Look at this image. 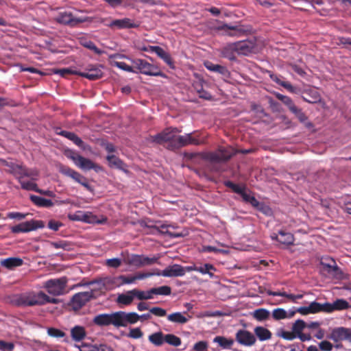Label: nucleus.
<instances>
[{"instance_id":"obj_40","label":"nucleus","mask_w":351,"mask_h":351,"mask_svg":"<svg viewBox=\"0 0 351 351\" xmlns=\"http://www.w3.org/2000/svg\"><path fill=\"white\" fill-rule=\"evenodd\" d=\"M292 113L298 119V120L304 125L308 129H311L313 127V124L308 121V117L302 112V109L296 108L295 110H293Z\"/></svg>"},{"instance_id":"obj_29","label":"nucleus","mask_w":351,"mask_h":351,"mask_svg":"<svg viewBox=\"0 0 351 351\" xmlns=\"http://www.w3.org/2000/svg\"><path fill=\"white\" fill-rule=\"evenodd\" d=\"M154 50L156 51V54L162 59L171 69H175L174 62L172 60L171 55L165 51L160 46L158 48H154Z\"/></svg>"},{"instance_id":"obj_53","label":"nucleus","mask_w":351,"mask_h":351,"mask_svg":"<svg viewBox=\"0 0 351 351\" xmlns=\"http://www.w3.org/2000/svg\"><path fill=\"white\" fill-rule=\"evenodd\" d=\"M19 183L21 184V188L27 191H32L36 192V190L38 188L37 184L32 181H25L22 180L19 181Z\"/></svg>"},{"instance_id":"obj_47","label":"nucleus","mask_w":351,"mask_h":351,"mask_svg":"<svg viewBox=\"0 0 351 351\" xmlns=\"http://www.w3.org/2000/svg\"><path fill=\"white\" fill-rule=\"evenodd\" d=\"M134 292L135 298L141 301L151 300L154 298V295L151 292V289L147 291H142L138 289H134Z\"/></svg>"},{"instance_id":"obj_44","label":"nucleus","mask_w":351,"mask_h":351,"mask_svg":"<svg viewBox=\"0 0 351 351\" xmlns=\"http://www.w3.org/2000/svg\"><path fill=\"white\" fill-rule=\"evenodd\" d=\"M12 173L15 176L19 182L25 178L26 167L19 164H12L10 166Z\"/></svg>"},{"instance_id":"obj_12","label":"nucleus","mask_w":351,"mask_h":351,"mask_svg":"<svg viewBox=\"0 0 351 351\" xmlns=\"http://www.w3.org/2000/svg\"><path fill=\"white\" fill-rule=\"evenodd\" d=\"M69 218L72 221H83L88 223H93L96 222L97 223L102 224L106 221V219L96 221V217L94 216L91 213L84 212L82 210H77L73 215H69Z\"/></svg>"},{"instance_id":"obj_57","label":"nucleus","mask_w":351,"mask_h":351,"mask_svg":"<svg viewBox=\"0 0 351 351\" xmlns=\"http://www.w3.org/2000/svg\"><path fill=\"white\" fill-rule=\"evenodd\" d=\"M256 209L266 216H271L273 214L271 208L263 202L259 203Z\"/></svg>"},{"instance_id":"obj_60","label":"nucleus","mask_w":351,"mask_h":351,"mask_svg":"<svg viewBox=\"0 0 351 351\" xmlns=\"http://www.w3.org/2000/svg\"><path fill=\"white\" fill-rule=\"evenodd\" d=\"M119 278V286H121L123 285H130L134 283L136 280L134 279V276H126L124 275H121L118 276Z\"/></svg>"},{"instance_id":"obj_2","label":"nucleus","mask_w":351,"mask_h":351,"mask_svg":"<svg viewBox=\"0 0 351 351\" xmlns=\"http://www.w3.org/2000/svg\"><path fill=\"white\" fill-rule=\"evenodd\" d=\"M158 259V256L148 257L143 254H128L123 258V262L126 265L140 268L145 266L152 265L157 263Z\"/></svg>"},{"instance_id":"obj_36","label":"nucleus","mask_w":351,"mask_h":351,"mask_svg":"<svg viewBox=\"0 0 351 351\" xmlns=\"http://www.w3.org/2000/svg\"><path fill=\"white\" fill-rule=\"evenodd\" d=\"M191 316L186 317L183 315V313L180 312H175L169 314L167 316L168 321L178 324H184L189 320Z\"/></svg>"},{"instance_id":"obj_31","label":"nucleus","mask_w":351,"mask_h":351,"mask_svg":"<svg viewBox=\"0 0 351 351\" xmlns=\"http://www.w3.org/2000/svg\"><path fill=\"white\" fill-rule=\"evenodd\" d=\"M29 199L38 207L51 208L54 205V203L51 199H45L38 195H31Z\"/></svg>"},{"instance_id":"obj_11","label":"nucleus","mask_w":351,"mask_h":351,"mask_svg":"<svg viewBox=\"0 0 351 351\" xmlns=\"http://www.w3.org/2000/svg\"><path fill=\"white\" fill-rule=\"evenodd\" d=\"M328 338L335 342L348 341L351 343V328L342 326L335 328Z\"/></svg>"},{"instance_id":"obj_50","label":"nucleus","mask_w":351,"mask_h":351,"mask_svg":"<svg viewBox=\"0 0 351 351\" xmlns=\"http://www.w3.org/2000/svg\"><path fill=\"white\" fill-rule=\"evenodd\" d=\"M165 342L175 347H178L182 343L180 338L173 334L165 335Z\"/></svg>"},{"instance_id":"obj_58","label":"nucleus","mask_w":351,"mask_h":351,"mask_svg":"<svg viewBox=\"0 0 351 351\" xmlns=\"http://www.w3.org/2000/svg\"><path fill=\"white\" fill-rule=\"evenodd\" d=\"M80 351H99V348L96 344H90L88 343H82L80 346H75Z\"/></svg>"},{"instance_id":"obj_49","label":"nucleus","mask_w":351,"mask_h":351,"mask_svg":"<svg viewBox=\"0 0 351 351\" xmlns=\"http://www.w3.org/2000/svg\"><path fill=\"white\" fill-rule=\"evenodd\" d=\"M12 302L16 306H28L27 293L14 295L12 300Z\"/></svg>"},{"instance_id":"obj_54","label":"nucleus","mask_w":351,"mask_h":351,"mask_svg":"<svg viewBox=\"0 0 351 351\" xmlns=\"http://www.w3.org/2000/svg\"><path fill=\"white\" fill-rule=\"evenodd\" d=\"M50 245L56 249H62L64 250H69L71 245L66 241H51Z\"/></svg>"},{"instance_id":"obj_52","label":"nucleus","mask_w":351,"mask_h":351,"mask_svg":"<svg viewBox=\"0 0 351 351\" xmlns=\"http://www.w3.org/2000/svg\"><path fill=\"white\" fill-rule=\"evenodd\" d=\"M269 314L268 310L265 308H258L254 311L253 315L258 321H265L268 319Z\"/></svg>"},{"instance_id":"obj_25","label":"nucleus","mask_w":351,"mask_h":351,"mask_svg":"<svg viewBox=\"0 0 351 351\" xmlns=\"http://www.w3.org/2000/svg\"><path fill=\"white\" fill-rule=\"evenodd\" d=\"M302 97L305 101L310 104H316L321 100L319 93L314 88L306 89Z\"/></svg>"},{"instance_id":"obj_27","label":"nucleus","mask_w":351,"mask_h":351,"mask_svg":"<svg viewBox=\"0 0 351 351\" xmlns=\"http://www.w3.org/2000/svg\"><path fill=\"white\" fill-rule=\"evenodd\" d=\"M350 307L349 303L344 299H337L332 303H328L326 313H331L334 311L345 310Z\"/></svg>"},{"instance_id":"obj_7","label":"nucleus","mask_w":351,"mask_h":351,"mask_svg":"<svg viewBox=\"0 0 351 351\" xmlns=\"http://www.w3.org/2000/svg\"><path fill=\"white\" fill-rule=\"evenodd\" d=\"M93 322L99 327L112 325L119 328L118 311L112 313L99 314L93 318Z\"/></svg>"},{"instance_id":"obj_18","label":"nucleus","mask_w":351,"mask_h":351,"mask_svg":"<svg viewBox=\"0 0 351 351\" xmlns=\"http://www.w3.org/2000/svg\"><path fill=\"white\" fill-rule=\"evenodd\" d=\"M59 135L66 138L67 139L71 141L75 145H77L79 148H80L83 151H91V147L87 143H84L81 138H80L75 133L62 130L58 133Z\"/></svg>"},{"instance_id":"obj_10","label":"nucleus","mask_w":351,"mask_h":351,"mask_svg":"<svg viewBox=\"0 0 351 351\" xmlns=\"http://www.w3.org/2000/svg\"><path fill=\"white\" fill-rule=\"evenodd\" d=\"M104 66L101 64H88L84 71L74 72L75 75H78L81 77H85L90 80H96L101 78L103 75Z\"/></svg>"},{"instance_id":"obj_56","label":"nucleus","mask_w":351,"mask_h":351,"mask_svg":"<svg viewBox=\"0 0 351 351\" xmlns=\"http://www.w3.org/2000/svg\"><path fill=\"white\" fill-rule=\"evenodd\" d=\"M126 335L129 338L138 339L143 336V332L140 328H132Z\"/></svg>"},{"instance_id":"obj_23","label":"nucleus","mask_w":351,"mask_h":351,"mask_svg":"<svg viewBox=\"0 0 351 351\" xmlns=\"http://www.w3.org/2000/svg\"><path fill=\"white\" fill-rule=\"evenodd\" d=\"M233 47L236 52L241 55L246 56L253 50L252 43L245 40L233 43Z\"/></svg>"},{"instance_id":"obj_3","label":"nucleus","mask_w":351,"mask_h":351,"mask_svg":"<svg viewBox=\"0 0 351 351\" xmlns=\"http://www.w3.org/2000/svg\"><path fill=\"white\" fill-rule=\"evenodd\" d=\"M56 21L61 25L70 27H75L80 23L91 22L92 18L89 16L75 17L71 12H60L55 19Z\"/></svg>"},{"instance_id":"obj_1","label":"nucleus","mask_w":351,"mask_h":351,"mask_svg":"<svg viewBox=\"0 0 351 351\" xmlns=\"http://www.w3.org/2000/svg\"><path fill=\"white\" fill-rule=\"evenodd\" d=\"M130 60L134 66V70L137 71V73H140L141 74L149 76L161 77H167L166 75L162 73L157 66L149 63L145 60L140 58Z\"/></svg>"},{"instance_id":"obj_43","label":"nucleus","mask_w":351,"mask_h":351,"mask_svg":"<svg viewBox=\"0 0 351 351\" xmlns=\"http://www.w3.org/2000/svg\"><path fill=\"white\" fill-rule=\"evenodd\" d=\"M213 342L218 343L223 349H230L234 343L232 339H227L223 336H216Z\"/></svg>"},{"instance_id":"obj_20","label":"nucleus","mask_w":351,"mask_h":351,"mask_svg":"<svg viewBox=\"0 0 351 351\" xmlns=\"http://www.w3.org/2000/svg\"><path fill=\"white\" fill-rule=\"evenodd\" d=\"M108 26L110 28L117 27L119 29H122L136 28L139 26V24L129 18H123L112 21Z\"/></svg>"},{"instance_id":"obj_63","label":"nucleus","mask_w":351,"mask_h":351,"mask_svg":"<svg viewBox=\"0 0 351 351\" xmlns=\"http://www.w3.org/2000/svg\"><path fill=\"white\" fill-rule=\"evenodd\" d=\"M28 213H22L19 212H10L8 213L7 217L11 219H16L21 221L26 217Z\"/></svg>"},{"instance_id":"obj_4","label":"nucleus","mask_w":351,"mask_h":351,"mask_svg":"<svg viewBox=\"0 0 351 351\" xmlns=\"http://www.w3.org/2000/svg\"><path fill=\"white\" fill-rule=\"evenodd\" d=\"M178 132H180V130L176 128H167L156 135L149 136L148 141L157 145L168 143V147L175 141V134Z\"/></svg>"},{"instance_id":"obj_17","label":"nucleus","mask_w":351,"mask_h":351,"mask_svg":"<svg viewBox=\"0 0 351 351\" xmlns=\"http://www.w3.org/2000/svg\"><path fill=\"white\" fill-rule=\"evenodd\" d=\"M223 184L226 187L231 189L235 193L241 195L243 200L246 203H249L251 201V198L254 196L250 191L246 190L245 186H240L230 180L225 181Z\"/></svg>"},{"instance_id":"obj_34","label":"nucleus","mask_w":351,"mask_h":351,"mask_svg":"<svg viewBox=\"0 0 351 351\" xmlns=\"http://www.w3.org/2000/svg\"><path fill=\"white\" fill-rule=\"evenodd\" d=\"M279 243L286 245H293L295 241L294 236L289 232L285 230H280L278 231Z\"/></svg>"},{"instance_id":"obj_64","label":"nucleus","mask_w":351,"mask_h":351,"mask_svg":"<svg viewBox=\"0 0 351 351\" xmlns=\"http://www.w3.org/2000/svg\"><path fill=\"white\" fill-rule=\"evenodd\" d=\"M14 348V344L12 342H7L0 340V350L1 351H12Z\"/></svg>"},{"instance_id":"obj_30","label":"nucleus","mask_w":351,"mask_h":351,"mask_svg":"<svg viewBox=\"0 0 351 351\" xmlns=\"http://www.w3.org/2000/svg\"><path fill=\"white\" fill-rule=\"evenodd\" d=\"M23 263V259L19 257H9L1 260V265L9 269H12L14 267L21 266Z\"/></svg>"},{"instance_id":"obj_8","label":"nucleus","mask_w":351,"mask_h":351,"mask_svg":"<svg viewBox=\"0 0 351 351\" xmlns=\"http://www.w3.org/2000/svg\"><path fill=\"white\" fill-rule=\"evenodd\" d=\"M93 298H94L93 291L79 292L72 296L69 304L74 311H78Z\"/></svg>"},{"instance_id":"obj_61","label":"nucleus","mask_w":351,"mask_h":351,"mask_svg":"<svg viewBox=\"0 0 351 351\" xmlns=\"http://www.w3.org/2000/svg\"><path fill=\"white\" fill-rule=\"evenodd\" d=\"M114 66H116L117 68H119L123 71H128L130 73H137V71L136 70H134V66H129L124 62H115Z\"/></svg>"},{"instance_id":"obj_38","label":"nucleus","mask_w":351,"mask_h":351,"mask_svg":"<svg viewBox=\"0 0 351 351\" xmlns=\"http://www.w3.org/2000/svg\"><path fill=\"white\" fill-rule=\"evenodd\" d=\"M106 160H108L110 167H114L118 169L126 171V170L124 169L125 166L124 162L115 155H108L106 156Z\"/></svg>"},{"instance_id":"obj_35","label":"nucleus","mask_w":351,"mask_h":351,"mask_svg":"<svg viewBox=\"0 0 351 351\" xmlns=\"http://www.w3.org/2000/svg\"><path fill=\"white\" fill-rule=\"evenodd\" d=\"M10 231L13 234L27 233L32 231L30 221L22 222L16 226H12L10 228Z\"/></svg>"},{"instance_id":"obj_16","label":"nucleus","mask_w":351,"mask_h":351,"mask_svg":"<svg viewBox=\"0 0 351 351\" xmlns=\"http://www.w3.org/2000/svg\"><path fill=\"white\" fill-rule=\"evenodd\" d=\"M236 341L244 346H251L256 341V337L250 331L244 329L239 330L235 335Z\"/></svg>"},{"instance_id":"obj_59","label":"nucleus","mask_w":351,"mask_h":351,"mask_svg":"<svg viewBox=\"0 0 351 351\" xmlns=\"http://www.w3.org/2000/svg\"><path fill=\"white\" fill-rule=\"evenodd\" d=\"M306 323L302 319H298L292 326V330L298 335L302 332V330L305 328Z\"/></svg>"},{"instance_id":"obj_14","label":"nucleus","mask_w":351,"mask_h":351,"mask_svg":"<svg viewBox=\"0 0 351 351\" xmlns=\"http://www.w3.org/2000/svg\"><path fill=\"white\" fill-rule=\"evenodd\" d=\"M156 276H162L168 278L184 276V272L183 266L179 264H173L169 265L162 271L157 269Z\"/></svg>"},{"instance_id":"obj_13","label":"nucleus","mask_w":351,"mask_h":351,"mask_svg":"<svg viewBox=\"0 0 351 351\" xmlns=\"http://www.w3.org/2000/svg\"><path fill=\"white\" fill-rule=\"evenodd\" d=\"M320 264L322 266L324 270L337 278H339L343 274L340 268L337 265L335 261L332 258L328 256L322 257L320 261Z\"/></svg>"},{"instance_id":"obj_37","label":"nucleus","mask_w":351,"mask_h":351,"mask_svg":"<svg viewBox=\"0 0 351 351\" xmlns=\"http://www.w3.org/2000/svg\"><path fill=\"white\" fill-rule=\"evenodd\" d=\"M217 271L216 268L210 263H205L198 266L197 272L202 275H208L210 278H215L214 273Z\"/></svg>"},{"instance_id":"obj_48","label":"nucleus","mask_w":351,"mask_h":351,"mask_svg":"<svg viewBox=\"0 0 351 351\" xmlns=\"http://www.w3.org/2000/svg\"><path fill=\"white\" fill-rule=\"evenodd\" d=\"M328 306V302L320 304L315 301L311 302L310 304L308 305L311 313H319V312H326Z\"/></svg>"},{"instance_id":"obj_46","label":"nucleus","mask_w":351,"mask_h":351,"mask_svg":"<svg viewBox=\"0 0 351 351\" xmlns=\"http://www.w3.org/2000/svg\"><path fill=\"white\" fill-rule=\"evenodd\" d=\"M75 165L80 169L88 171L94 168L93 162L88 158H86L83 156H79V160L75 162Z\"/></svg>"},{"instance_id":"obj_39","label":"nucleus","mask_w":351,"mask_h":351,"mask_svg":"<svg viewBox=\"0 0 351 351\" xmlns=\"http://www.w3.org/2000/svg\"><path fill=\"white\" fill-rule=\"evenodd\" d=\"M254 333L261 341L268 340L271 337V332L263 326H256L254 328Z\"/></svg>"},{"instance_id":"obj_28","label":"nucleus","mask_w":351,"mask_h":351,"mask_svg":"<svg viewBox=\"0 0 351 351\" xmlns=\"http://www.w3.org/2000/svg\"><path fill=\"white\" fill-rule=\"evenodd\" d=\"M135 295L134 289H132L124 293L119 294L117 298L116 302L119 304L128 306L132 304Z\"/></svg>"},{"instance_id":"obj_55","label":"nucleus","mask_w":351,"mask_h":351,"mask_svg":"<svg viewBox=\"0 0 351 351\" xmlns=\"http://www.w3.org/2000/svg\"><path fill=\"white\" fill-rule=\"evenodd\" d=\"M274 319L280 320L287 317V312L282 308H275L272 312Z\"/></svg>"},{"instance_id":"obj_62","label":"nucleus","mask_w":351,"mask_h":351,"mask_svg":"<svg viewBox=\"0 0 351 351\" xmlns=\"http://www.w3.org/2000/svg\"><path fill=\"white\" fill-rule=\"evenodd\" d=\"M82 44L84 47L93 51L97 54H100L101 53V51L91 40L84 41Z\"/></svg>"},{"instance_id":"obj_6","label":"nucleus","mask_w":351,"mask_h":351,"mask_svg":"<svg viewBox=\"0 0 351 351\" xmlns=\"http://www.w3.org/2000/svg\"><path fill=\"white\" fill-rule=\"evenodd\" d=\"M236 152L232 147H221L216 152H208L204 156V159L210 162H223L230 160Z\"/></svg>"},{"instance_id":"obj_26","label":"nucleus","mask_w":351,"mask_h":351,"mask_svg":"<svg viewBox=\"0 0 351 351\" xmlns=\"http://www.w3.org/2000/svg\"><path fill=\"white\" fill-rule=\"evenodd\" d=\"M47 335L53 338L60 340L61 342L69 343L70 339L66 334L60 329L51 327L47 328Z\"/></svg>"},{"instance_id":"obj_45","label":"nucleus","mask_w":351,"mask_h":351,"mask_svg":"<svg viewBox=\"0 0 351 351\" xmlns=\"http://www.w3.org/2000/svg\"><path fill=\"white\" fill-rule=\"evenodd\" d=\"M234 52H236L234 47H233V43H231L222 49L221 56L229 60L234 61L237 60Z\"/></svg>"},{"instance_id":"obj_51","label":"nucleus","mask_w":351,"mask_h":351,"mask_svg":"<svg viewBox=\"0 0 351 351\" xmlns=\"http://www.w3.org/2000/svg\"><path fill=\"white\" fill-rule=\"evenodd\" d=\"M151 292L153 295H169L171 293V289L169 286L164 285L159 287L152 288Z\"/></svg>"},{"instance_id":"obj_32","label":"nucleus","mask_w":351,"mask_h":351,"mask_svg":"<svg viewBox=\"0 0 351 351\" xmlns=\"http://www.w3.org/2000/svg\"><path fill=\"white\" fill-rule=\"evenodd\" d=\"M71 336L74 341H81L86 337L85 328L82 326H75L71 329Z\"/></svg>"},{"instance_id":"obj_21","label":"nucleus","mask_w":351,"mask_h":351,"mask_svg":"<svg viewBox=\"0 0 351 351\" xmlns=\"http://www.w3.org/2000/svg\"><path fill=\"white\" fill-rule=\"evenodd\" d=\"M57 167L60 173L71 178L79 184H80L83 180L84 181V179L86 178L77 171L62 164H58Z\"/></svg>"},{"instance_id":"obj_9","label":"nucleus","mask_w":351,"mask_h":351,"mask_svg":"<svg viewBox=\"0 0 351 351\" xmlns=\"http://www.w3.org/2000/svg\"><path fill=\"white\" fill-rule=\"evenodd\" d=\"M201 141L199 139L192 136L191 133H188L177 136L175 141L167 148L169 150H175L189 145H199Z\"/></svg>"},{"instance_id":"obj_33","label":"nucleus","mask_w":351,"mask_h":351,"mask_svg":"<svg viewBox=\"0 0 351 351\" xmlns=\"http://www.w3.org/2000/svg\"><path fill=\"white\" fill-rule=\"evenodd\" d=\"M269 77L273 82H274L277 84L284 87L289 92H291V93L295 92V88L289 82L283 80L282 79V77L280 75H278L271 72H269Z\"/></svg>"},{"instance_id":"obj_41","label":"nucleus","mask_w":351,"mask_h":351,"mask_svg":"<svg viewBox=\"0 0 351 351\" xmlns=\"http://www.w3.org/2000/svg\"><path fill=\"white\" fill-rule=\"evenodd\" d=\"M103 287L106 290H112L119 286V278L117 277L108 276L102 278Z\"/></svg>"},{"instance_id":"obj_24","label":"nucleus","mask_w":351,"mask_h":351,"mask_svg":"<svg viewBox=\"0 0 351 351\" xmlns=\"http://www.w3.org/2000/svg\"><path fill=\"white\" fill-rule=\"evenodd\" d=\"M204 66L208 71L219 73L224 77H228L230 76L229 71L224 66L214 64L210 61L205 62Z\"/></svg>"},{"instance_id":"obj_22","label":"nucleus","mask_w":351,"mask_h":351,"mask_svg":"<svg viewBox=\"0 0 351 351\" xmlns=\"http://www.w3.org/2000/svg\"><path fill=\"white\" fill-rule=\"evenodd\" d=\"M45 293L43 291L38 293H27L28 306L44 305Z\"/></svg>"},{"instance_id":"obj_5","label":"nucleus","mask_w":351,"mask_h":351,"mask_svg":"<svg viewBox=\"0 0 351 351\" xmlns=\"http://www.w3.org/2000/svg\"><path fill=\"white\" fill-rule=\"evenodd\" d=\"M67 284L66 277L54 278L47 280L43 287L47 290L49 294L53 296H59L64 294V289Z\"/></svg>"},{"instance_id":"obj_15","label":"nucleus","mask_w":351,"mask_h":351,"mask_svg":"<svg viewBox=\"0 0 351 351\" xmlns=\"http://www.w3.org/2000/svg\"><path fill=\"white\" fill-rule=\"evenodd\" d=\"M119 328L126 327L128 324H134L138 322V314L136 312L118 311Z\"/></svg>"},{"instance_id":"obj_42","label":"nucleus","mask_w":351,"mask_h":351,"mask_svg":"<svg viewBox=\"0 0 351 351\" xmlns=\"http://www.w3.org/2000/svg\"><path fill=\"white\" fill-rule=\"evenodd\" d=\"M148 339L155 346L160 347L165 343V335L162 332H156L149 335Z\"/></svg>"},{"instance_id":"obj_19","label":"nucleus","mask_w":351,"mask_h":351,"mask_svg":"<svg viewBox=\"0 0 351 351\" xmlns=\"http://www.w3.org/2000/svg\"><path fill=\"white\" fill-rule=\"evenodd\" d=\"M216 29L224 31L226 35L233 37H239L245 33V30L241 26L231 25L226 23H221Z\"/></svg>"}]
</instances>
